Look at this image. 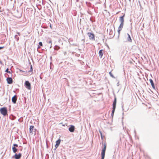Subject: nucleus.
<instances>
[{"label": "nucleus", "mask_w": 159, "mask_h": 159, "mask_svg": "<svg viewBox=\"0 0 159 159\" xmlns=\"http://www.w3.org/2000/svg\"><path fill=\"white\" fill-rule=\"evenodd\" d=\"M125 16V15H124L123 16L120 17L119 19V20L120 22H121L118 28L122 30L123 25H124V17Z\"/></svg>", "instance_id": "obj_1"}, {"label": "nucleus", "mask_w": 159, "mask_h": 159, "mask_svg": "<svg viewBox=\"0 0 159 159\" xmlns=\"http://www.w3.org/2000/svg\"><path fill=\"white\" fill-rule=\"evenodd\" d=\"M116 98H115L114 100L113 103V107H112V111L111 113V116H113L114 115V113L115 110L116 108Z\"/></svg>", "instance_id": "obj_2"}, {"label": "nucleus", "mask_w": 159, "mask_h": 159, "mask_svg": "<svg viewBox=\"0 0 159 159\" xmlns=\"http://www.w3.org/2000/svg\"><path fill=\"white\" fill-rule=\"evenodd\" d=\"M1 113L4 116L7 114V108L5 107L2 108L0 109Z\"/></svg>", "instance_id": "obj_3"}, {"label": "nucleus", "mask_w": 159, "mask_h": 159, "mask_svg": "<svg viewBox=\"0 0 159 159\" xmlns=\"http://www.w3.org/2000/svg\"><path fill=\"white\" fill-rule=\"evenodd\" d=\"M106 148V143L104 144V148L102 149V158L101 159H104L105 155V152Z\"/></svg>", "instance_id": "obj_4"}, {"label": "nucleus", "mask_w": 159, "mask_h": 159, "mask_svg": "<svg viewBox=\"0 0 159 159\" xmlns=\"http://www.w3.org/2000/svg\"><path fill=\"white\" fill-rule=\"evenodd\" d=\"M87 34L89 37V39L92 40H94L95 38L94 34L92 33H88Z\"/></svg>", "instance_id": "obj_5"}, {"label": "nucleus", "mask_w": 159, "mask_h": 159, "mask_svg": "<svg viewBox=\"0 0 159 159\" xmlns=\"http://www.w3.org/2000/svg\"><path fill=\"white\" fill-rule=\"evenodd\" d=\"M25 85L26 87L28 89H31V84L28 81H25Z\"/></svg>", "instance_id": "obj_6"}, {"label": "nucleus", "mask_w": 159, "mask_h": 159, "mask_svg": "<svg viewBox=\"0 0 159 159\" xmlns=\"http://www.w3.org/2000/svg\"><path fill=\"white\" fill-rule=\"evenodd\" d=\"M7 80L8 84H11L12 83L13 81L11 77H8L7 78Z\"/></svg>", "instance_id": "obj_7"}, {"label": "nucleus", "mask_w": 159, "mask_h": 159, "mask_svg": "<svg viewBox=\"0 0 159 159\" xmlns=\"http://www.w3.org/2000/svg\"><path fill=\"white\" fill-rule=\"evenodd\" d=\"M21 156V154L20 153L18 154L16 153L14 156V157L15 159H19L20 158Z\"/></svg>", "instance_id": "obj_8"}, {"label": "nucleus", "mask_w": 159, "mask_h": 159, "mask_svg": "<svg viewBox=\"0 0 159 159\" xmlns=\"http://www.w3.org/2000/svg\"><path fill=\"white\" fill-rule=\"evenodd\" d=\"M75 127L73 125H71L70 126L69 128V130L71 132H73L74 131Z\"/></svg>", "instance_id": "obj_9"}, {"label": "nucleus", "mask_w": 159, "mask_h": 159, "mask_svg": "<svg viewBox=\"0 0 159 159\" xmlns=\"http://www.w3.org/2000/svg\"><path fill=\"white\" fill-rule=\"evenodd\" d=\"M17 100V97L16 95H14L12 98L11 101L14 103L16 102Z\"/></svg>", "instance_id": "obj_10"}, {"label": "nucleus", "mask_w": 159, "mask_h": 159, "mask_svg": "<svg viewBox=\"0 0 159 159\" xmlns=\"http://www.w3.org/2000/svg\"><path fill=\"white\" fill-rule=\"evenodd\" d=\"M149 81L151 83V85L152 88L154 89H155V87L154 86V84L153 83V81L152 80V79H150Z\"/></svg>", "instance_id": "obj_11"}, {"label": "nucleus", "mask_w": 159, "mask_h": 159, "mask_svg": "<svg viewBox=\"0 0 159 159\" xmlns=\"http://www.w3.org/2000/svg\"><path fill=\"white\" fill-rule=\"evenodd\" d=\"M103 50H101L99 51V57H100L101 58L102 57L103 55V52H102Z\"/></svg>", "instance_id": "obj_12"}, {"label": "nucleus", "mask_w": 159, "mask_h": 159, "mask_svg": "<svg viewBox=\"0 0 159 159\" xmlns=\"http://www.w3.org/2000/svg\"><path fill=\"white\" fill-rule=\"evenodd\" d=\"M34 126L33 125H31L30 127V132L31 133L33 132V129L34 128Z\"/></svg>", "instance_id": "obj_13"}, {"label": "nucleus", "mask_w": 159, "mask_h": 159, "mask_svg": "<svg viewBox=\"0 0 159 159\" xmlns=\"http://www.w3.org/2000/svg\"><path fill=\"white\" fill-rule=\"evenodd\" d=\"M61 142V140L60 139H58L57 140L56 142V144L55 146H57V147H58L60 144Z\"/></svg>", "instance_id": "obj_14"}, {"label": "nucleus", "mask_w": 159, "mask_h": 159, "mask_svg": "<svg viewBox=\"0 0 159 159\" xmlns=\"http://www.w3.org/2000/svg\"><path fill=\"white\" fill-rule=\"evenodd\" d=\"M12 149L13 152L14 153H16L17 151V149L14 147H12Z\"/></svg>", "instance_id": "obj_15"}, {"label": "nucleus", "mask_w": 159, "mask_h": 159, "mask_svg": "<svg viewBox=\"0 0 159 159\" xmlns=\"http://www.w3.org/2000/svg\"><path fill=\"white\" fill-rule=\"evenodd\" d=\"M127 35H128V38L127 39L128 40L129 42H131L132 41V40L130 35L129 34H127Z\"/></svg>", "instance_id": "obj_16"}, {"label": "nucleus", "mask_w": 159, "mask_h": 159, "mask_svg": "<svg viewBox=\"0 0 159 159\" xmlns=\"http://www.w3.org/2000/svg\"><path fill=\"white\" fill-rule=\"evenodd\" d=\"M60 48V47L57 45H55L54 48V50H58Z\"/></svg>", "instance_id": "obj_17"}, {"label": "nucleus", "mask_w": 159, "mask_h": 159, "mask_svg": "<svg viewBox=\"0 0 159 159\" xmlns=\"http://www.w3.org/2000/svg\"><path fill=\"white\" fill-rule=\"evenodd\" d=\"M48 43H50V44H52V41L51 39H48L46 41Z\"/></svg>", "instance_id": "obj_18"}, {"label": "nucleus", "mask_w": 159, "mask_h": 159, "mask_svg": "<svg viewBox=\"0 0 159 159\" xmlns=\"http://www.w3.org/2000/svg\"><path fill=\"white\" fill-rule=\"evenodd\" d=\"M16 40L17 41H18L19 39V38L17 36V35H15L14 36Z\"/></svg>", "instance_id": "obj_19"}, {"label": "nucleus", "mask_w": 159, "mask_h": 159, "mask_svg": "<svg viewBox=\"0 0 159 159\" xmlns=\"http://www.w3.org/2000/svg\"><path fill=\"white\" fill-rule=\"evenodd\" d=\"M109 74L110 75V76L112 77L113 78H115L111 72H109Z\"/></svg>", "instance_id": "obj_20"}, {"label": "nucleus", "mask_w": 159, "mask_h": 159, "mask_svg": "<svg viewBox=\"0 0 159 159\" xmlns=\"http://www.w3.org/2000/svg\"><path fill=\"white\" fill-rule=\"evenodd\" d=\"M5 72H7V73H11V72L10 71H8V69L7 68V69L6 70Z\"/></svg>", "instance_id": "obj_21"}, {"label": "nucleus", "mask_w": 159, "mask_h": 159, "mask_svg": "<svg viewBox=\"0 0 159 159\" xmlns=\"http://www.w3.org/2000/svg\"><path fill=\"white\" fill-rule=\"evenodd\" d=\"M13 147H18V145L17 144H13Z\"/></svg>", "instance_id": "obj_22"}, {"label": "nucleus", "mask_w": 159, "mask_h": 159, "mask_svg": "<svg viewBox=\"0 0 159 159\" xmlns=\"http://www.w3.org/2000/svg\"><path fill=\"white\" fill-rule=\"evenodd\" d=\"M121 30H121V29H119L118 28V33L119 34H120V31Z\"/></svg>", "instance_id": "obj_23"}, {"label": "nucleus", "mask_w": 159, "mask_h": 159, "mask_svg": "<svg viewBox=\"0 0 159 159\" xmlns=\"http://www.w3.org/2000/svg\"><path fill=\"white\" fill-rule=\"evenodd\" d=\"M39 44L40 46H43L42 43L41 42H40L39 43Z\"/></svg>", "instance_id": "obj_24"}, {"label": "nucleus", "mask_w": 159, "mask_h": 159, "mask_svg": "<svg viewBox=\"0 0 159 159\" xmlns=\"http://www.w3.org/2000/svg\"><path fill=\"white\" fill-rule=\"evenodd\" d=\"M32 71V65H31V66H30V71Z\"/></svg>", "instance_id": "obj_25"}, {"label": "nucleus", "mask_w": 159, "mask_h": 159, "mask_svg": "<svg viewBox=\"0 0 159 159\" xmlns=\"http://www.w3.org/2000/svg\"><path fill=\"white\" fill-rule=\"evenodd\" d=\"M19 71L21 72H24V71H23V70H20V69L19 70Z\"/></svg>", "instance_id": "obj_26"}, {"label": "nucleus", "mask_w": 159, "mask_h": 159, "mask_svg": "<svg viewBox=\"0 0 159 159\" xmlns=\"http://www.w3.org/2000/svg\"><path fill=\"white\" fill-rule=\"evenodd\" d=\"M4 48V47H0V50Z\"/></svg>", "instance_id": "obj_27"}, {"label": "nucleus", "mask_w": 159, "mask_h": 159, "mask_svg": "<svg viewBox=\"0 0 159 159\" xmlns=\"http://www.w3.org/2000/svg\"><path fill=\"white\" fill-rule=\"evenodd\" d=\"M17 34L19 35H20V33L18 32H17Z\"/></svg>", "instance_id": "obj_28"}, {"label": "nucleus", "mask_w": 159, "mask_h": 159, "mask_svg": "<svg viewBox=\"0 0 159 159\" xmlns=\"http://www.w3.org/2000/svg\"><path fill=\"white\" fill-rule=\"evenodd\" d=\"M52 44H50V48H51L52 47Z\"/></svg>", "instance_id": "obj_29"}, {"label": "nucleus", "mask_w": 159, "mask_h": 159, "mask_svg": "<svg viewBox=\"0 0 159 159\" xmlns=\"http://www.w3.org/2000/svg\"><path fill=\"white\" fill-rule=\"evenodd\" d=\"M100 134H101V137H102V133H101V132H100Z\"/></svg>", "instance_id": "obj_30"}, {"label": "nucleus", "mask_w": 159, "mask_h": 159, "mask_svg": "<svg viewBox=\"0 0 159 159\" xmlns=\"http://www.w3.org/2000/svg\"><path fill=\"white\" fill-rule=\"evenodd\" d=\"M40 48V47L39 46H38V48Z\"/></svg>", "instance_id": "obj_31"}, {"label": "nucleus", "mask_w": 159, "mask_h": 159, "mask_svg": "<svg viewBox=\"0 0 159 159\" xmlns=\"http://www.w3.org/2000/svg\"><path fill=\"white\" fill-rule=\"evenodd\" d=\"M22 149V148H21V149H20L21 150Z\"/></svg>", "instance_id": "obj_32"}, {"label": "nucleus", "mask_w": 159, "mask_h": 159, "mask_svg": "<svg viewBox=\"0 0 159 159\" xmlns=\"http://www.w3.org/2000/svg\"><path fill=\"white\" fill-rule=\"evenodd\" d=\"M129 1H130L131 0H129Z\"/></svg>", "instance_id": "obj_33"}]
</instances>
